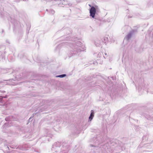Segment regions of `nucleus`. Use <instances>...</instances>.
<instances>
[{
    "instance_id": "nucleus-1",
    "label": "nucleus",
    "mask_w": 153,
    "mask_h": 153,
    "mask_svg": "<svg viewBox=\"0 0 153 153\" xmlns=\"http://www.w3.org/2000/svg\"><path fill=\"white\" fill-rule=\"evenodd\" d=\"M90 15L92 18H94L96 13V9L94 7H92L90 10Z\"/></svg>"
},
{
    "instance_id": "nucleus-2",
    "label": "nucleus",
    "mask_w": 153,
    "mask_h": 153,
    "mask_svg": "<svg viewBox=\"0 0 153 153\" xmlns=\"http://www.w3.org/2000/svg\"><path fill=\"white\" fill-rule=\"evenodd\" d=\"M94 116V113L93 111H92L91 113L90 116V117H89V119L90 120V121H91L92 118Z\"/></svg>"
},
{
    "instance_id": "nucleus-3",
    "label": "nucleus",
    "mask_w": 153,
    "mask_h": 153,
    "mask_svg": "<svg viewBox=\"0 0 153 153\" xmlns=\"http://www.w3.org/2000/svg\"><path fill=\"white\" fill-rule=\"evenodd\" d=\"M65 76H66V75H65V74H62V75H61L57 76V77L62 78V77H63Z\"/></svg>"
},
{
    "instance_id": "nucleus-4",
    "label": "nucleus",
    "mask_w": 153,
    "mask_h": 153,
    "mask_svg": "<svg viewBox=\"0 0 153 153\" xmlns=\"http://www.w3.org/2000/svg\"><path fill=\"white\" fill-rule=\"evenodd\" d=\"M89 6H90V7H91V5H89Z\"/></svg>"
}]
</instances>
